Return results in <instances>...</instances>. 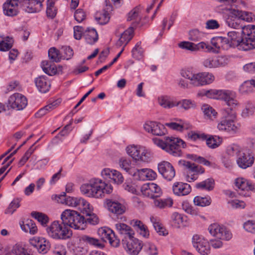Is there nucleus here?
Here are the masks:
<instances>
[{
    "label": "nucleus",
    "instance_id": "nucleus-56",
    "mask_svg": "<svg viewBox=\"0 0 255 255\" xmlns=\"http://www.w3.org/2000/svg\"><path fill=\"white\" fill-rule=\"evenodd\" d=\"M48 57L54 62H59L61 59L59 51L54 47H52L48 51Z\"/></svg>",
    "mask_w": 255,
    "mask_h": 255
},
{
    "label": "nucleus",
    "instance_id": "nucleus-18",
    "mask_svg": "<svg viewBox=\"0 0 255 255\" xmlns=\"http://www.w3.org/2000/svg\"><path fill=\"white\" fill-rule=\"evenodd\" d=\"M144 129L153 135L162 136L165 134L166 129L162 124L155 122H147L143 125Z\"/></svg>",
    "mask_w": 255,
    "mask_h": 255
},
{
    "label": "nucleus",
    "instance_id": "nucleus-54",
    "mask_svg": "<svg viewBox=\"0 0 255 255\" xmlns=\"http://www.w3.org/2000/svg\"><path fill=\"white\" fill-rule=\"evenodd\" d=\"M93 208L92 206V210L89 213H86L85 211L83 213L85 214L87 216V218L85 220V226H86V223L88 222L92 225H96L98 223L99 219L97 215L93 213Z\"/></svg>",
    "mask_w": 255,
    "mask_h": 255
},
{
    "label": "nucleus",
    "instance_id": "nucleus-60",
    "mask_svg": "<svg viewBox=\"0 0 255 255\" xmlns=\"http://www.w3.org/2000/svg\"><path fill=\"white\" fill-rule=\"evenodd\" d=\"M144 250L148 255H157L158 251L156 247L150 243H147L143 246Z\"/></svg>",
    "mask_w": 255,
    "mask_h": 255
},
{
    "label": "nucleus",
    "instance_id": "nucleus-10",
    "mask_svg": "<svg viewBox=\"0 0 255 255\" xmlns=\"http://www.w3.org/2000/svg\"><path fill=\"white\" fill-rule=\"evenodd\" d=\"M122 242L124 248L130 255H137L143 247L141 242L134 236L127 239H122Z\"/></svg>",
    "mask_w": 255,
    "mask_h": 255
},
{
    "label": "nucleus",
    "instance_id": "nucleus-62",
    "mask_svg": "<svg viewBox=\"0 0 255 255\" xmlns=\"http://www.w3.org/2000/svg\"><path fill=\"white\" fill-rule=\"evenodd\" d=\"M20 206L19 201L18 199L13 200L9 205L7 208L5 210V214H12Z\"/></svg>",
    "mask_w": 255,
    "mask_h": 255
},
{
    "label": "nucleus",
    "instance_id": "nucleus-1",
    "mask_svg": "<svg viewBox=\"0 0 255 255\" xmlns=\"http://www.w3.org/2000/svg\"><path fill=\"white\" fill-rule=\"evenodd\" d=\"M113 186L109 183L98 178H93L88 183L82 184L80 187L83 194L89 197L102 198L105 194H109L113 191Z\"/></svg>",
    "mask_w": 255,
    "mask_h": 255
},
{
    "label": "nucleus",
    "instance_id": "nucleus-17",
    "mask_svg": "<svg viewBox=\"0 0 255 255\" xmlns=\"http://www.w3.org/2000/svg\"><path fill=\"white\" fill-rule=\"evenodd\" d=\"M30 244L35 248L37 251L42 254H45L49 250L50 245L46 239L35 237L30 240Z\"/></svg>",
    "mask_w": 255,
    "mask_h": 255
},
{
    "label": "nucleus",
    "instance_id": "nucleus-44",
    "mask_svg": "<svg viewBox=\"0 0 255 255\" xmlns=\"http://www.w3.org/2000/svg\"><path fill=\"white\" fill-rule=\"evenodd\" d=\"M133 226L137 227L139 234L144 238H147L149 236V232L147 227L144 225L141 221L138 220H133Z\"/></svg>",
    "mask_w": 255,
    "mask_h": 255
},
{
    "label": "nucleus",
    "instance_id": "nucleus-21",
    "mask_svg": "<svg viewBox=\"0 0 255 255\" xmlns=\"http://www.w3.org/2000/svg\"><path fill=\"white\" fill-rule=\"evenodd\" d=\"M181 77L189 81L190 85L192 87H199V72L196 73L190 69H182L180 72Z\"/></svg>",
    "mask_w": 255,
    "mask_h": 255
},
{
    "label": "nucleus",
    "instance_id": "nucleus-22",
    "mask_svg": "<svg viewBox=\"0 0 255 255\" xmlns=\"http://www.w3.org/2000/svg\"><path fill=\"white\" fill-rule=\"evenodd\" d=\"M101 175L105 179H111L117 184H121L124 181L122 174L117 170L105 168L101 172Z\"/></svg>",
    "mask_w": 255,
    "mask_h": 255
},
{
    "label": "nucleus",
    "instance_id": "nucleus-53",
    "mask_svg": "<svg viewBox=\"0 0 255 255\" xmlns=\"http://www.w3.org/2000/svg\"><path fill=\"white\" fill-rule=\"evenodd\" d=\"M221 113L222 115V119H236V113L231 108L228 107L223 109L221 110Z\"/></svg>",
    "mask_w": 255,
    "mask_h": 255
},
{
    "label": "nucleus",
    "instance_id": "nucleus-55",
    "mask_svg": "<svg viewBox=\"0 0 255 255\" xmlns=\"http://www.w3.org/2000/svg\"><path fill=\"white\" fill-rule=\"evenodd\" d=\"M241 21V20L240 18H229L227 21V23H228V25L229 26L237 29H241V33H242L243 28L244 27H246L247 26H243L242 24H241L240 22Z\"/></svg>",
    "mask_w": 255,
    "mask_h": 255
},
{
    "label": "nucleus",
    "instance_id": "nucleus-7",
    "mask_svg": "<svg viewBox=\"0 0 255 255\" xmlns=\"http://www.w3.org/2000/svg\"><path fill=\"white\" fill-rule=\"evenodd\" d=\"M186 170L185 178L187 182H191L197 179L198 174L204 172V169L189 161H180Z\"/></svg>",
    "mask_w": 255,
    "mask_h": 255
},
{
    "label": "nucleus",
    "instance_id": "nucleus-61",
    "mask_svg": "<svg viewBox=\"0 0 255 255\" xmlns=\"http://www.w3.org/2000/svg\"><path fill=\"white\" fill-rule=\"evenodd\" d=\"M203 37V33L197 29H193L189 32V39L193 41H198Z\"/></svg>",
    "mask_w": 255,
    "mask_h": 255
},
{
    "label": "nucleus",
    "instance_id": "nucleus-46",
    "mask_svg": "<svg viewBox=\"0 0 255 255\" xmlns=\"http://www.w3.org/2000/svg\"><path fill=\"white\" fill-rule=\"evenodd\" d=\"M13 43L12 38L9 36L2 38V40L0 41V51H6L9 50L12 47Z\"/></svg>",
    "mask_w": 255,
    "mask_h": 255
},
{
    "label": "nucleus",
    "instance_id": "nucleus-12",
    "mask_svg": "<svg viewBox=\"0 0 255 255\" xmlns=\"http://www.w3.org/2000/svg\"><path fill=\"white\" fill-rule=\"evenodd\" d=\"M27 105L26 97L20 93L12 94L8 98L7 101V107L17 111L23 110Z\"/></svg>",
    "mask_w": 255,
    "mask_h": 255
},
{
    "label": "nucleus",
    "instance_id": "nucleus-64",
    "mask_svg": "<svg viewBox=\"0 0 255 255\" xmlns=\"http://www.w3.org/2000/svg\"><path fill=\"white\" fill-rule=\"evenodd\" d=\"M53 253L54 255H67L66 247L59 244L55 245Z\"/></svg>",
    "mask_w": 255,
    "mask_h": 255
},
{
    "label": "nucleus",
    "instance_id": "nucleus-51",
    "mask_svg": "<svg viewBox=\"0 0 255 255\" xmlns=\"http://www.w3.org/2000/svg\"><path fill=\"white\" fill-rule=\"evenodd\" d=\"M31 215L43 226H45L49 221L48 216L42 213L32 212Z\"/></svg>",
    "mask_w": 255,
    "mask_h": 255
},
{
    "label": "nucleus",
    "instance_id": "nucleus-33",
    "mask_svg": "<svg viewBox=\"0 0 255 255\" xmlns=\"http://www.w3.org/2000/svg\"><path fill=\"white\" fill-rule=\"evenodd\" d=\"M186 217L182 214L177 212H174L171 216L172 224L176 228H179L182 226H185Z\"/></svg>",
    "mask_w": 255,
    "mask_h": 255
},
{
    "label": "nucleus",
    "instance_id": "nucleus-43",
    "mask_svg": "<svg viewBox=\"0 0 255 255\" xmlns=\"http://www.w3.org/2000/svg\"><path fill=\"white\" fill-rule=\"evenodd\" d=\"M8 255H30L27 250L21 245L16 244L14 245Z\"/></svg>",
    "mask_w": 255,
    "mask_h": 255
},
{
    "label": "nucleus",
    "instance_id": "nucleus-20",
    "mask_svg": "<svg viewBox=\"0 0 255 255\" xmlns=\"http://www.w3.org/2000/svg\"><path fill=\"white\" fill-rule=\"evenodd\" d=\"M255 161L254 155L251 153H240L237 158V163L238 166L243 169H246L251 167Z\"/></svg>",
    "mask_w": 255,
    "mask_h": 255
},
{
    "label": "nucleus",
    "instance_id": "nucleus-5",
    "mask_svg": "<svg viewBox=\"0 0 255 255\" xmlns=\"http://www.w3.org/2000/svg\"><path fill=\"white\" fill-rule=\"evenodd\" d=\"M126 151L135 160L148 162L151 157L150 151L143 146L130 145L127 147Z\"/></svg>",
    "mask_w": 255,
    "mask_h": 255
},
{
    "label": "nucleus",
    "instance_id": "nucleus-24",
    "mask_svg": "<svg viewBox=\"0 0 255 255\" xmlns=\"http://www.w3.org/2000/svg\"><path fill=\"white\" fill-rule=\"evenodd\" d=\"M115 227L117 231L124 237L123 239H127L134 236V231L130 227L126 224L118 223L116 224Z\"/></svg>",
    "mask_w": 255,
    "mask_h": 255
},
{
    "label": "nucleus",
    "instance_id": "nucleus-26",
    "mask_svg": "<svg viewBox=\"0 0 255 255\" xmlns=\"http://www.w3.org/2000/svg\"><path fill=\"white\" fill-rule=\"evenodd\" d=\"M17 5L16 0H8L3 5L4 14L10 16L16 15L18 12Z\"/></svg>",
    "mask_w": 255,
    "mask_h": 255
},
{
    "label": "nucleus",
    "instance_id": "nucleus-35",
    "mask_svg": "<svg viewBox=\"0 0 255 255\" xmlns=\"http://www.w3.org/2000/svg\"><path fill=\"white\" fill-rule=\"evenodd\" d=\"M21 229L26 233L34 235L37 232V227L33 221L31 220H26L20 224Z\"/></svg>",
    "mask_w": 255,
    "mask_h": 255
},
{
    "label": "nucleus",
    "instance_id": "nucleus-32",
    "mask_svg": "<svg viewBox=\"0 0 255 255\" xmlns=\"http://www.w3.org/2000/svg\"><path fill=\"white\" fill-rule=\"evenodd\" d=\"M241 43V47L245 51L255 48V38L250 35H244Z\"/></svg>",
    "mask_w": 255,
    "mask_h": 255
},
{
    "label": "nucleus",
    "instance_id": "nucleus-47",
    "mask_svg": "<svg viewBox=\"0 0 255 255\" xmlns=\"http://www.w3.org/2000/svg\"><path fill=\"white\" fill-rule=\"evenodd\" d=\"M131 52L132 57L137 60H140L143 58L144 50L141 46L140 42L136 43L132 49Z\"/></svg>",
    "mask_w": 255,
    "mask_h": 255
},
{
    "label": "nucleus",
    "instance_id": "nucleus-15",
    "mask_svg": "<svg viewBox=\"0 0 255 255\" xmlns=\"http://www.w3.org/2000/svg\"><path fill=\"white\" fill-rule=\"evenodd\" d=\"M158 170L162 176L168 181H171L175 176V170L169 162L163 161L158 164Z\"/></svg>",
    "mask_w": 255,
    "mask_h": 255
},
{
    "label": "nucleus",
    "instance_id": "nucleus-4",
    "mask_svg": "<svg viewBox=\"0 0 255 255\" xmlns=\"http://www.w3.org/2000/svg\"><path fill=\"white\" fill-rule=\"evenodd\" d=\"M48 235L56 240H67L72 236L71 230L67 227H63L59 221L53 222L46 228Z\"/></svg>",
    "mask_w": 255,
    "mask_h": 255
},
{
    "label": "nucleus",
    "instance_id": "nucleus-29",
    "mask_svg": "<svg viewBox=\"0 0 255 255\" xmlns=\"http://www.w3.org/2000/svg\"><path fill=\"white\" fill-rule=\"evenodd\" d=\"M36 87L42 93H46L50 87L49 81L46 79L44 76H41L36 78L35 80Z\"/></svg>",
    "mask_w": 255,
    "mask_h": 255
},
{
    "label": "nucleus",
    "instance_id": "nucleus-13",
    "mask_svg": "<svg viewBox=\"0 0 255 255\" xmlns=\"http://www.w3.org/2000/svg\"><path fill=\"white\" fill-rule=\"evenodd\" d=\"M143 195L150 198L160 196L162 194L160 187L154 183H148L138 188Z\"/></svg>",
    "mask_w": 255,
    "mask_h": 255
},
{
    "label": "nucleus",
    "instance_id": "nucleus-11",
    "mask_svg": "<svg viewBox=\"0 0 255 255\" xmlns=\"http://www.w3.org/2000/svg\"><path fill=\"white\" fill-rule=\"evenodd\" d=\"M98 234L102 241L104 242L108 241L114 247L119 246L120 240L116 236L114 232L111 229L107 227L101 228L98 230Z\"/></svg>",
    "mask_w": 255,
    "mask_h": 255
},
{
    "label": "nucleus",
    "instance_id": "nucleus-52",
    "mask_svg": "<svg viewBox=\"0 0 255 255\" xmlns=\"http://www.w3.org/2000/svg\"><path fill=\"white\" fill-rule=\"evenodd\" d=\"M119 164L120 167L126 172H128L130 175L132 173L134 168L131 167V162L129 160L122 158L119 160Z\"/></svg>",
    "mask_w": 255,
    "mask_h": 255
},
{
    "label": "nucleus",
    "instance_id": "nucleus-39",
    "mask_svg": "<svg viewBox=\"0 0 255 255\" xmlns=\"http://www.w3.org/2000/svg\"><path fill=\"white\" fill-rule=\"evenodd\" d=\"M44 1V0H28L27 11L31 13L40 11Z\"/></svg>",
    "mask_w": 255,
    "mask_h": 255
},
{
    "label": "nucleus",
    "instance_id": "nucleus-6",
    "mask_svg": "<svg viewBox=\"0 0 255 255\" xmlns=\"http://www.w3.org/2000/svg\"><path fill=\"white\" fill-rule=\"evenodd\" d=\"M208 230L211 236L220 240L229 241L232 238V234L227 228L218 223L211 224Z\"/></svg>",
    "mask_w": 255,
    "mask_h": 255
},
{
    "label": "nucleus",
    "instance_id": "nucleus-2",
    "mask_svg": "<svg viewBox=\"0 0 255 255\" xmlns=\"http://www.w3.org/2000/svg\"><path fill=\"white\" fill-rule=\"evenodd\" d=\"M152 141L157 146L174 156L179 155L180 148L185 146L184 141L182 139L172 136H166L164 140L154 137L152 138Z\"/></svg>",
    "mask_w": 255,
    "mask_h": 255
},
{
    "label": "nucleus",
    "instance_id": "nucleus-9",
    "mask_svg": "<svg viewBox=\"0 0 255 255\" xmlns=\"http://www.w3.org/2000/svg\"><path fill=\"white\" fill-rule=\"evenodd\" d=\"M193 246L202 255H208L210 253L209 242L202 236L195 234L192 239Z\"/></svg>",
    "mask_w": 255,
    "mask_h": 255
},
{
    "label": "nucleus",
    "instance_id": "nucleus-3",
    "mask_svg": "<svg viewBox=\"0 0 255 255\" xmlns=\"http://www.w3.org/2000/svg\"><path fill=\"white\" fill-rule=\"evenodd\" d=\"M61 219L64 227L69 226L78 230H84L85 228L84 217L76 211L65 210L61 215Z\"/></svg>",
    "mask_w": 255,
    "mask_h": 255
},
{
    "label": "nucleus",
    "instance_id": "nucleus-31",
    "mask_svg": "<svg viewBox=\"0 0 255 255\" xmlns=\"http://www.w3.org/2000/svg\"><path fill=\"white\" fill-rule=\"evenodd\" d=\"M154 207L159 209H164L172 206L173 201L170 197L166 198H156L153 200Z\"/></svg>",
    "mask_w": 255,
    "mask_h": 255
},
{
    "label": "nucleus",
    "instance_id": "nucleus-42",
    "mask_svg": "<svg viewBox=\"0 0 255 255\" xmlns=\"http://www.w3.org/2000/svg\"><path fill=\"white\" fill-rule=\"evenodd\" d=\"M214 186V180L212 178H208L196 184V188L201 190L211 191Z\"/></svg>",
    "mask_w": 255,
    "mask_h": 255
},
{
    "label": "nucleus",
    "instance_id": "nucleus-19",
    "mask_svg": "<svg viewBox=\"0 0 255 255\" xmlns=\"http://www.w3.org/2000/svg\"><path fill=\"white\" fill-rule=\"evenodd\" d=\"M105 6L102 11H98L95 14V19L100 24H105L110 20V12L113 10V7L110 1L106 0Z\"/></svg>",
    "mask_w": 255,
    "mask_h": 255
},
{
    "label": "nucleus",
    "instance_id": "nucleus-37",
    "mask_svg": "<svg viewBox=\"0 0 255 255\" xmlns=\"http://www.w3.org/2000/svg\"><path fill=\"white\" fill-rule=\"evenodd\" d=\"M215 80V77L213 74L209 72H199V87L210 84Z\"/></svg>",
    "mask_w": 255,
    "mask_h": 255
},
{
    "label": "nucleus",
    "instance_id": "nucleus-63",
    "mask_svg": "<svg viewBox=\"0 0 255 255\" xmlns=\"http://www.w3.org/2000/svg\"><path fill=\"white\" fill-rule=\"evenodd\" d=\"M166 126L172 129H175L179 131H182L184 129H188L189 128L188 125L184 123L178 124L176 123H166Z\"/></svg>",
    "mask_w": 255,
    "mask_h": 255
},
{
    "label": "nucleus",
    "instance_id": "nucleus-16",
    "mask_svg": "<svg viewBox=\"0 0 255 255\" xmlns=\"http://www.w3.org/2000/svg\"><path fill=\"white\" fill-rule=\"evenodd\" d=\"M236 120L222 119L218 125V128L220 130L235 133L240 128V124L236 122Z\"/></svg>",
    "mask_w": 255,
    "mask_h": 255
},
{
    "label": "nucleus",
    "instance_id": "nucleus-40",
    "mask_svg": "<svg viewBox=\"0 0 255 255\" xmlns=\"http://www.w3.org/2000/svg\"><path fill=\"white\" fill-rule=\"evenodd\" d=\"M43 71L47 74L52 76L56 74L57 69L54 64L48 61H43L41 63Z\"/></svg>",
    "mask_w": 255,
    "mask_h": 255
},
{
    "label": "nucleus",
    "instance_id": "nucleus-36",
    "mask_svg": "<svg viewBox=\"0 0 255 255\" xmlns=\"http://www.w3.org/2000/svg\"><path fill=\"white\" fill-rule=\"evenodd\" d=\"M236 186L242 190H252L254 189V185L246 179L240 177L235 180Z\"/></svg>",
    "mask_w": 255,
    "mask_h": 255
},
{
    "label": "nucleus",
    "instance_id": "nucleus-25",
    "mask_svg": "<svg viewBox=\"0 0 255 255\" xmlns=\"http://www.w3.org/2000/svg\"><path fill=\"white\" fill-rule=\"evenodd\" d=\"M106 203L109 211L113 213L121 215L125 212V207L117 201L107 199Z\"/></svg>",
    "mask_w": 255,
    "mask_h": 255
},
{
    "label": "nucleus",
    "instance_id": "nucleus-30",
    "mask_svg": "<svg viewBox=\"0 0 255 255\" xmlns=\"http://www.w3.org/2000/svg\"><path fill=\"white\" fill-rule=\"evenodd\" d=\"M255 88V79L244 82L239 87V92L242 95H248L254 92Z\"/></svg>",
    "mask_w": 255,
    "mask_h": 255
},
{
    "label": "nucleus",
    "instance_id": "nucleus-34",
    "mask_svg": "<svg viewBox=\"0 0 255 255\" xmlns=\"http://www.w3.org/2000/svg\"><path fill=\"white\" fill-rule=\"evenodd\" d=\"M240 34L241 32L236 31H231L228 33L227 38L232 47L239 45L241 46L242 38H241Z\"/></svg>",
    "mask_w": 255,
    "mask_h": 255
},
{
    "label": "nucleus",
    "instance_id": "nucleus-38",
    "mask_svg": "<svg viewBox=\"0 0 255 255\" xmlns=\"http://www.w3.org/2000/svg\"><path fill=\"white\" fill-rule=\"evenodd\" d=\"M84 36L87 42L92 44L98 40V35L94 28H88L84 32Z\"/></svg>",
    "mask_w": 255,
    "mask_h": 255
},
{
    "label": "nucleus",
    "instance_id": "nucleus-59",
    "mask_svg": "<svg viewBox=\"0 0 255 255\" xmlns=\"http://www.w3.org/2000/svg\"><path fill=\"white\" fill-rule=\"evenodd\" d=\"M202 110L204 115L210 119L215 118L217 114L215 110L208 105H203L202 107Z\"/></svg>",
    "mask_w": 255,
    "mask_h": 255
},
{
    "label": "nucleus",
    "instance_id": "nucleus-27",
    "mask_svg": "<svg viewBox=\"0 0 255 255\" xmlns=\"http://www.w3.org/2000/svg\"><path fill=\"white\" fill-rule=\"evenodd\" d=\"M133 32V29L132 27H130L125 30L121 34L120 38L116 42V46L117 47L123 46V47L125 48V47L132 38Z\"/></svg>",
    "mask_w": 255,
    "mask_h": 255
},
{
    "label": "nucleus",
    "instance_id": "nucleus-14",
    "mask_svg": "<svg viewBox=\"0 0 255 255\" xmlns=\"http://www.w3.org/2000/svg\"><path fill=\"white\" fill-rule=\"evenodd\" d=\"M69 206L73 207L77 210L81 211L84 213H89L92 210V206L82 197H71L69 200H68Z\"/></svg>",
    "mask_w": 255,
    "mask_h": 255
},
{
    "label": "nucleus",
    "instance_id": "nucleus-58",
    "mask_svg": "<svg viewBox=\"0 0 255 255\" xmlns=\"http://www.w3.org/2000/svg\"><path fill=\"white\" fill-rule=\"evenodd\" d=\"M187 138L192 140H196L198 139L205 140L207 138V135L200 132L190 131L188 132Z\"/></svg>",
    "mask_w": 255,
    "mask_h": 255
},
{
    "label": "nucleus",
    "instance_id": "nucleus-50",
    "mask_svg": "<svg viewBox=\"0 0 255 255\" xmlns=\"http://www.w3.org/2000/svg\"><path fill=\"white\" fill-rule=\"evenodd\" d=\"M55 2L52 0H47L46 14L48 17L54 18L57 13V9L54 6Z\"/></svg>",
    "mask_w": 255,
    "mask_h": 255
},
{
    "label": "nucleus",
    "instance_id": "nucleus-45",
    "mask_svg": "<svg viewBox=\"0 0 255 255\" xmlns=\"http://www.w3.org/2000/svg\"><path fill=\"white\" fill-rule=\"evenodd\" d=\"M177 106H180V107L184 109L185 110H188L191 109L195 108L196 106V103L190 99H183L180 101H176Z\"/></svg>",
    "mask_w": 255,
    "mask_h": 255
},
{
    "label": "nucleus",
    "instance_id": "nucleus-28",
    "mask_svg": "<svg viewBox=\"0 0 255 255\" xmlns=\"http://www.w3.org/2000/svg\"><path fill=\"white\" fill-rule=\"evenodd\" d=\"M158 104L165 109H171L175 107H177L176 101L173 100L170 96L167 95H162L158 97Z\"/></svg>",
    "mask_w": 255,
    "mask_h": 255
},
{
    "label": "nucleus",
    "instance_id": "nucleus-41",
    "mask_svg": "<svg viewBox=\"0 0 255 255\" xmlns=\"http://www.w3.org/2000/svg\"><path fill=\"white\" fill-rule=\"evenodd\" d=\"M140 10L139 6H136L132 9L128 14V20H134L135 25L139 24L141 20L140 15Z\"/></svg>",
    "mask_w": 255,
    "mask_h": 255
},
{
    "label": "nucleus",
    "instance_id": "nucleus-8",
    "mask_svg": "<svg viewBox=\"0 0 255 255\" xmlns=\"http://www.w3.org/2000/svg\"><path fill=\"white\" fill-rule=\"evenodd\" d=\"M229 61V57L227 56H211L204 59L202 64L207 68L213 69L225 66Z\"/></svg>",
    "mask_w": 255,
    "mask_h": 255
},
{
    "label": "nucleus",
    "instance_id": "nucleus-23",
    "mask_svg": "<svg viewBox=\"0 0 255 255\" xmlns=\"http://www.w3.org/2000/svg\"><path fill=\"white\" fill-rule=\"evenodd\" d=\"M172 190L175 195L183 196L189 194L191 191V188L187 183L176 182L173 184Z\"/></svg>",
    "mask_w": 255,
    "mask_h": 255
},
{
    "label": "nucleus",
    "instance_id": "nucleus-48",
    "mask_svg": "<svg viewBox=\"0 0 255 255\" xmlns=\"http://www.w3.org/2000/svg\"><path fill=\"white\" fill-rule=\"evenodd\" d=\"M193 202L196 206L205 207L210 205L211 199L210 197H202L197 196L194 197Z\"/></svg>",
    "mask_w": 255,
    "mask_h": 255
},
{
    "label": "nucleus",
    "instance_id": "nucleus-57",
    "mask_svg": "<svg viewBox=\"0 0 255 255\" xmlns=\"http://www.w3.org/2000/svg\"><path fill=\"white\" fill-rule=\"evenodd\" d=\"M235 93L230 90H218V95L216 99L223 100L225 102L229 99V97H233Z\"/></svg>",
    "mask_w": 255,
    "mask_h": 255
},
{
    "label": "nucleus",
    "instance_id": "nucleus-49",
    "mask_svg": "<svg viewBox=\"0 0 255 255\" xmlns=\"http://www.w3.org/2000/svg\"><path fill=\"white\" fill-rule=\"evenodd\" d=\"M80 241L99 248L103 247V245L100 242L99 240L87 235L82 236L80 238Z\"/></svg>",
    "mask_w": 255,
    "mask_h": 255
}]
</instances>
